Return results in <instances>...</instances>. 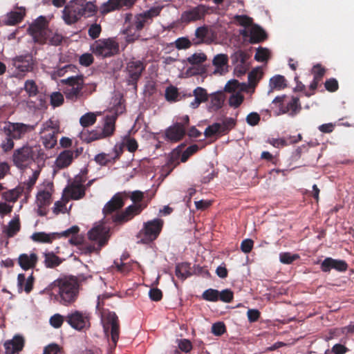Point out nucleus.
Segmentation results:
<instances>
[{
    "mask_svg": "<svg viewBox=\"0 0 354 354\" xmlns=\"http://www.w3.org/2000/svg\"><path fill=\"white\" fill-rule=\"evenodd\" d=\"M49 288L55 293V299L60 304L68 306L78 298L80 283L75 277H64L52 282Z\"/></svg>",
    "mask_w": 354,
    "mask_h": 354,
    "instance_id": "1",
    "label": "nucleus"
},
{
    "mask_svg": "<svg viewBox=\"0 0 354 354\" xmlns=\"http://www.w3.org/2000/svg\"><path fill=\"white\" fill-rule=\"evenodd\" d=\"M160 10L161 8L156 6L133 17L131 14H127L125 22L129 21V26L124 30L125 40L128 43H131L138 39L140 37L139 32L146 26L151 24L153 19L159 15Z\"/></svg>",
    "mask_w": 354,
    "mask_h": 354,
    "instance_id": "2",
    "label": "nucleus"
},
{
    "mask_svg": "<svg viewBox=\"0 0 354 354\" xmlns=\"http://www.w3.org/2000/svg\"><path fill=\"white\" fill-rule=\"evenodd\" d=\"M97 7L93 1L86 0H71L62 12V18L67 25L77 23L82 17L88 18L94 16Z\"/></svg>",
    "mask_w": 354,
    "mask_h": 354,
    "instance_id": "3",
    "label": "nucleus"
},
{
    "mask_svg": "<svg viewBox=\"0 0 354 354\" xmlns=\"http://www.w3.org/2000/svg\"><path fill=\"white\" fill-rule=\"evenodd\" d=\"M45 154L39 146H30L24 145L21 147L15 149L12 154L14 165L24 169L28 167L32 161L44 160Z\"/></svg>",
    "mask_w": 354,
    "mask_h": 354,
    "instance_id": "4",
    "label": "nucleus"
},
{
    "mask_svg": "<svg viewBox=\"0 0 354 354\" xmlns=\"http://www.w3.org/2000/svg\"><path fill=\"white\" fill-rule=\"evenodd\" d=\"M234 19L239 25L243 27L239 32L245 41L257 44L266 39L265 31L260 26L253 24L251 17L247 15H236Z\"/></svg>",
    "mask_w": 354,
    "mask_h": 354,
    "instance_id": "5",
    "label": "nucleus"
},
{
    "mask_svg": "<svg viewBox=\"0 0 354 354\" xmlns=\"http://www.w3.org/2000/svg\"><path fill=\"white\" fill-rule=\"evenodd\" d=\"M119 43L114 37L99 39L90 46L92 53L102 58L114 56L119 53Z\"/></svg>",
    "mask_w": 354,
    "mask_h": 354,
    "instance_id": "6",
    "label": "nucleus"
},
{
    "mask_svg": "<svg viewBox=\"0 0 354 354\" xmlns=\"http://www.w3.org/2000/svg\"><path fill=\"white\" fill-rule=\"evenodd\" d=\"M101 322L103 326L105 334H107L111 330L113 347L116 346L119 338V324L118 317L115 313L111 312L107 309H102L100 311Z\"/></svg>",
    "mask_w": 354,
    "mask_h": 354,
    "instance_id": "7",
    "label": "nucleus"
},
{
    "mask_svg": "<svg viewBox=\"0 0 354 354\" xmlns=\"http://www.w3.org/2000/svg\"><path fill=\"white\" fill-rule=\"evenodd\" d=\"M28 32L34 41L40 44L46 43L51 33V31L48 28V21L43 16L37 18L30 25Z\"/></svg>",
    "mask_w": 354,
    "mask_h": 354,
    "instance_id": "8",
    "label": "nucleus"
},
{
    "mask_svg": "<svg viewBox=\"0 0 354 354\" xmlns=\"http://www.w3.org/2000/svg\"><path fill=\"white\" fill-rule=\"evenodd\" d=\"M62 83L65 85L64 93L66 99L76 101L82 95V90L84 85L82 75L71 76L62 80Z\"/></svg>",
    "mask_w": 354,
    "mask_h": 354,
    "instance_id": "9",
    "label": "nucleus"
},
{
    "mask_svg": "<svg viewBox=\"0 0 354 354\" xmlns=\"http://www.w3.org/2000/svg\"><path fill=\"white\" fill-rule=\"evenodd\" d=\"M162 222L154 219L144 224V227L138 234V243H149L155 240L161 231Z\"/></svg>",
    "mask_w": 354,
    "mask_h": 354,
    "instance_id": "10",
    "label": "nucleus"
},
{
    "mask_svg": "<svg viewBox=\"0 0 354 354\" xmlns=\"http://www.w3.org/2000/svg\"><path fill=\"white\" fill-rule=\"evenodd\" d=\"M35 127L22 122H5L2 130L6 136H11L15 140L23 139L26 134L33 131Z\"/></svg>",
    "mask_w": 354,
    "mask_h": 354,
    "instance_id": "11",
    "label": "nucleus"
},
{
    "mask_svg": "<svg viewBox=\"0 0 354 354\" xmlns=\"http://www.w3.org/2000/svg\"><path fill=\"white\" fill-rule=\"evenodd\" d=\"M209 6L199 4L196 6H188L180 15L182 23L189 24L202 20L208 13Z\"/></svg>",
    "mask_w": 354,
    "mask_h": 354,
    "instance_id": "12",
    "label": "nucleus"
},
{
    "mask_svg": "<svg viewBox=\"0 0 354 354\" xmlns=\"http://www.w3.org/2000/svg\"><path fill=\"white\" fill-rule=\"evenodd\" d=\"M66 321L77 330H82L90 326L88 314L86 312L73 310L67 315Z\"/></svg>",
    "mask_w": 354,
    "mask_h": 354,
    "instance_id": "13",
    "label": "nucleus"
},
{
    "mask_svg": "<svg viewBox=\"0 0 354 354\" xmlns=\"http://www.w3.org/2000/svg\"><path fill=\"white\" fill-rule=\"evenodd\" d=\"M109 232V227L98 224L88 231V236L90 240L97 242L100 248H102L108 241Z\"/></svg>",
    "mask_w": 354,
    "mask_h": 354,
    "instance_id": "14",
    "label": "nucleus"
},
{
    "mask_svg": "<svg viewBox=\"0 0 354 354\" xmlns=\"http://www.w3.org/2000/svg\"><path fill=\"white\" fill-rule=\"evenodd\" d=\"M144 69L145 66L142 62L140 60H132L129 62L127 66L128 84L132 85L136 84Z\"/></svg>",
    "mask_w": 354,
    "mask_h": 354,
    "instance_id": "15",
    "label": "nucleus"
},
{
    "mask_svg": "<svg viewBox=\"0 0 354 354\" xmlns=\"http://www.w3.org/2000/svg\"><path fill=\"white\" fill-rule=\"evenodd\" d=\"M79 155L78 151L64 150L56 158L54 167L57 169H62L71 165L73 160Z\"/></svg>",
    "mask_w": 354,
    "mask_h": 354,
    "instance_id": "16",
    "label": "nucleus"
},
{
    "mask_svg": "<svg viewBox=\"0 0 354 354\" xmlns=\"http://www.w3.org/2000/svg\"><path fill=\"white\" fill-rule=\"evenodd\" d=\"M142 210L140 205H131L127 207L124 211L111 216L113 222L123 223L131 220L135 215L138 214Z\"/></svg>",
    "mask_w": 354,
    "mask_h": 354,
    "instance_id": "17",
    "label": "nucleus"
},
{
    "mask_svg": "<svg viewBox=\"0 0 354 354\" xmlns=\"http://www.w3.org/2000/svg\"><path fill=\"white\" fill-rule=\"evenodd\" d=\"M64 195L68 200H79L85 195V188L81 184L78 178L75 180L64 189Z\"/></svg>",
    "mask_w": 354,
    "mask_h": 354,
    "instance_id": "18",
    "label": "nucleus"
},
{
    "mask_svg": "<svg viewBox=\"0 0 354 354\" xmlns=\"http://www.w3.org/2000/svg\"><path fill=\"white\" fill-rule=\"evenodd\" d=\"M347 268L348 265L345 261L330 257L326 258L321 263V269L324 272H328L332 269L338 272H344Z\"/></svg>",
    "mask_w": 354,
    "mask_h": 354,
    "instance_id": "19",
    "label": "nucleus"
},
{
    "mask_svg": "<svg viewBox=\"0 0 354 354\" xmlns=\"http://www.w3.org/2000/svg\"><path fill=\"white\" fill-rule=\"evenodd\" d=\"M12 65L19 72L30 71L33 68L32 57L28 54L16 57L12 59Z\"/></svg>",
    "mask_w": 354,
    "mask_h": 354,
    "instance_id": "20",
    "label": "nucleus"
},
{
    "mask_svg": "<svg viewBox=\"0 0 354 354\" xmlns=\"http://www.w3.org/2000/svg\"><path fill=\"white\" fill-rule=\"evenodd\" d=\"M26 15L24 7L17 8L15 10L8 12L2 17V23L8 26H14L22 21Z\"/></svg>",
    "mask_w": 354,
    "mask_h": 354,
    "instance_id": "21",
    "label": "nucleus"
},
{
    "mask_svg": "<svg viewBox=\"0 0 354 354\" xmlns=\"http://www.w3.org/2000/svg\"><path fill=\"white\" fill-rule=\"evenodd\" d=\"M185 133L184 124L181 122H176L169 127L165 131V136L168 140L177 142L181 140Z\"/></svg>",
    "mask_w": 354,
    "mask_h": 354,
    "instance_id": "22",
    "label": "nucleus"
},
{
    "mask_svg": "<svg viewBox=\"0 0 354 354\" xmlns=\"http://www.w3.org/2000/svg\"><path fill=\"white\" fill-rule=\"evenodd\" d=\"M135 1L136 0H109L102 4L100 8V12L102 14H106L122 6L130 7Z\"/></svg>",
    "mask_w": 354,
    "mask_h": 354,
    "instance_id": "23",
    "label": "nucleus"
},
{
    "mask_svg": "<svg viewBox=\"0 0 354 354\" xmlns=\"http://www.w3.org/2000/svg\"><path fill=\"white\" fill-rule=\"evenodd\" d=\"M123 196L120 194H115L104 207L103 213L105 217L118 210L124 205Z\"/></svg>",
    "mask_w": 354,
    "mask_h": 354,
    "instance_id": "24",
    "label": "nucleus"
},
{
    "mask_svg": "<svg viewBox=\"0 0 354 354\" xmlns=\"http://www.w3.org/2000/svg\"><path fill=\"white\" fill-rule=\"evenodd\" d=\"M38 261V257L35 253H24L19 255L18 263L20 267L25 270L33 268Z\"/></svg>",
    "mask_w": 354,
    "mask_h": 354,
    "instance_id": "25",
    "label": "nucleus"
},
{
    "mask_svg": "<svg viewBox=\"0 0 354 354\" xmlns=\"http://www.w3.org/2000/svg\"><path fill=\"white\" fill-rule=\"evenodd\" d=\"M228 57L225 54L216 55L213 60L212 64L215 67L214 74L223 75L227 71Z\"/></svg>",
    "mask_w": 354,
    "mask_h": 354,
    "instance_id": "26",
    "label": "nucleus"
},
{
    "mask_svg": "<svg viewBox=\"0 0 354 354\" xmlns=\"http://www.w3.org/2000/svg\"><path fill=\"white\" fill-rule=\"evenodd\" d=\"M24 340L21 336H15L4 344L6 354H17L24 347Z\"/></svg>",
    "mask_w": 354,
    "mask_h": 354,
    "instance_id": "27",
    "label": "nucleus"
},
{
    "mask_svg": "<svg viewBox=\"0 0 354 354\" xmlns=\"http://www.w3.org/2000/svg\"><path fill=\"white\" fill-rule=\"evenodd\" d=\"M193 96L194 99L189 104V107L195 109H197L202 102H205L208 100L209 95L203 87L198 86L193 91Z\"/></svg>",
    "mask_w": 354,
    "mask_h": 354,
    "instance_id": "28",
    "label": "nucleus"
},
{
    "mask_svg": "<svg viewBox=\"0 0 354 354\" xmlns=\"http://www.w3.org/2000/svg\"><path fill=\"white\" fill-rule=\"evenodd\" d=\"M117 117V113H111V114L105 117L104 127L101 129L102 135H103L104 138L113 135L115 131V122Z\"/></svg>",
    "mask_w": 354,
    "mask_h": 354,
    "instance_id": "29",
    "label": "nucleus"
},
{
    "mask_svg": "<svg viewBox=\"0 0 354 354\" xmlns=\"http://www.w3.org/2000/svg\"><path fill=\"white\" fill-rule=\"evenodd\" d=\"M113 151L115 153L114 156H111L109 153H100L95 156V161L96 163L101 166L106 165L108 162H111V160H114L120 156V154L122 153L121 146H118L117 144L115 146Z\"/></svg>",
    "mask_w": 354,
    "mask_h": 354,
    "instance_id": "30",
    "label": "nucleus"
},
{
    "mask_svg": "<svg viewBox=\"0 0 354 354\" xmlns=\"http://www.w3.org/2000/svg\"><path fill=\"white\" fill-rule=\"evenodd\" d=\"M34 282L32 275H30L27 279L24 274H19L17 277V287L19 292L24 290L26 293H29L32 289Z\"/></svg>",
    "mask_w": 354,
    "mask_h": 354,
    "instance_id": "31",
    "label": "nucleus"
},
{
    "mask_svg": "<svg viewBox=\"0 0 354 354\" xmlns=\"http://www.w3.org/2000/svg\"><path fill=\"white\" fill-rule=\"evenodd\" d=\"M210 101L208 106L209 111H215L221 109L225 100L223 91H217L209 95Z\"/></svg>",
    "mask_w": 354,
    "mask_h": 354,
    "instance_id": "32",
    "label": "nucleus"
},
{
    "mask_svg": "<svg viewBox=\"0 0 354 354\" xmlns=\"http://www.w3.org/2000/svg\"><path fill=\"white\" fill-rule=\"evenodd\" d=\"M209 30L207 26H201L196 29L194 37L192 38L194 44L198 45L209 41Z\"/></svg>",
    "mask_w": 354,
    "mask_h": 354,
    "instance_id": "33",
    "label": "nucleus"
},
{
    "mask_svg": "<svg viewBox=\"0 0 354 354\" xmlns=\"http://www.w3.org/2000/svg\"><path fill=\"white\" fill-rule=\"evenodd\" d=\"M20 222L19 216L14 217L7 225L3 228V232L8 237L14 236L20 230Z\"/></svg>",
    "mask_w": 354,
    "mask_h": 354,
    "instance_id": "34",
    "label": "nucleus"
},
{
    "mask_svg": "<svg viewBox=\"0 0 354 354\" xmlns=\"http://www.w3.org/2000/svg\"><path fill=\"white\" fill-rule=\"evenodd\" d=\"M79 232V227L77 225L72 226L66 230L58 233L57 237L59 236H68L71 237L69 242L71 244L78 245L81 243V239L77 236Z\"/></svg>",
    "mask_w": 354,
    "mask_h": 354,
    "instance_id": "35",
    "label": "nucleus"
},
{
    "mask_svg": "<svg viewBox=\"0 0 354 354\" xmlns=\"http://www.w3.org/2000/svg\"><path fill=\"white\" fill-rule=\"evenodd\" d=\"M59 123L56 120L49 119L44 122L41 127L39 134L57 133L59 132Z\"/></svg>",
    "mask_w": 354,
    "mask_h": 354,
    "instance_id": "36",
    "label": "nucleus"
},
{
    "mask_svg": "<svg viewBox=\"0 0 354 354\" xmlns=\"http://www.w3.org/2000/svg\"><path fill=\"white\" fill-rule=\"evenodd\" d=\"M58 233L47 234L44 232H35L30 238L35 242L48 243L57 237Z\"/></svg>",
    "mask_w": 354,
    "mask_h": 354,
    "instance_id": "37",
    "label": "nucleus"
},
{
    "mask_svg": "<svg viewBox=\"0 0 354 354\" xmlns=\"http://www.w3.org/2000/svg\"><path fill=\"white\" fill-rule=\"evenodd\" d=\"M44 263L46 268H54L59 266L62 262V260L52 252H44Z\"/></svg>",
    "mask_w": 354,
    "mask_h": 354,
    "instance_id": "38",
    "label": "nucleus"
},
{
    "mask_svg": "<svg viewBox=\"0 0 354 354\" xmlns=\"http://www.w3.org/2000/svg\"><path fill=\"white\" fill-rule=\"evenodd\" d=\"M301 109L299 98L292 97L287 104L286 107L282 108L283 113H289L290 115H295Z\"/></svg>",
    "mask_w": 354,
    "mask_h": 354,
    "instance_id": "39",
    "label": "nucleus"
},
{
    "mask_svg": "<svg viewBox=\"0 0 354 354\" xmlns=\"http://www.w3.org/2000/svg\"><path fill=\"white\" fill-rule=\"evenodd\" d=\"M57 133L40 134V140L44 147L47 149H53L57 144Z\"/></svg>",
    "mask_w": 354,
    "mask_h": 354,
    "instance_id": "40",
    "label": "nucleus"
},
{
    "mask_svg": "<svg viewBox=\"0 0 354 354\" xmlns=\"http://www.w3.org/2000/svg\"><path fill=\"white\" fill-rule=\"evenodd\" d=\"M51 192L49 190H41L37 194L36 203L38 207H43L50 203Z\"/></svg>",
    "mask_w": 354,
    "mask_h": 354,
    "instance_id": "41",
    "label": "nucleus"
},
{
    "mask_svg": "<svg viewBox=\"0 0 354 354\" xmlns=\"http://www.w3.org/2000/svg\"><path fill=\"white\" fill-rule=\"evenodd\" d=\"M262 75L263 71L261 68H256L248 74V84L250 88L252 89V92H254V87L262 77Z\"/></svg>",
    "mask_w": 354,
    "mask_h": 354,
    "instance_id": "42",
    "label": "nucleus"
},
{
    "mask_svg": "<svg viewBox=\"0 0 354 354\" xmlns=\"http://www.w3.org/2000/svg\"><path fill=\"white\" fill-rule=\"evenodd\" d=\"M82 138L86 142H91L105 138L102 135L101 129L97 128L89 132H82Z\"/></svg>",
    "mask_w": 354,
    "mask_h": 354,
    "instance_id": "43",
    "label": "nucleus"
},
{
    "mask_svg": "<svg viewBox=\"0 0 354 354\" xmlns=\"http://www.w3.org/2000/svg\"><path fill=\"white\" fill-rule=\"evenodd\" d=\"M269 86L270 88V91L272 90H281L286 87V80L283 76L277 75L272 77L270 80Z\"/></svg>",
    "mask_w": 354,
    "mask_h": 354,
    "instance_id": "44",
    "label": "nucleus"
},
{
    "mask_svg": "<svg viewBox=\"0 0 354 354\" xmlns=\"http://www.w3.org/2000/svg\"><path fill=\"white\" fill-rule=\"evenodd\" d=\"M207 60L206 55L203 52H196L187 58V62L191 65H198Z\"/></svg>",
    "mask_w": 354,
    "mask_h": 354,
    "instance_id": "45",
    "label": "nucleus"
},
{
    "mask_svg": "<svg viewBox=\"0 0 354 354\" xmlns=\"http://www.w3.org/2000/svg\"><path fill=\"white\" fill-rule=\"evenodd\" d=\"M244 96L240 92H234L229 97V105L233 108L239 107L243 102Z\"/></svg>",
    "mask_w": 354,
    "mask_h": 354,
    "instance_id": "46",
    "label": "nucleus"
},
{
    "mask_svg": "<svg viewBox=\"0 0 354 354\" xmlns=\"http://www.w3.org/2000/svg\"><path fill=\"white\" fill-rule=\"evenodd\" d=\"M97 114L94 113H86L80 119V123L83 127H87L93 125L96 121Z\"/></svg>",
    "mask_w": 354,
    "mask_h": 354,
    "instance_id": "47",
    "label": "nucleus"
},
{
    "mask_svg": "<svg viewBox=\"0 0 354 354\" xmlns=\"http://www.w3.org/2000/svg\"><path fill=\"white\" fill-rule=\"evenodd\" d=\"M178 278L184 280L189 275V266L187 263L178 264L175 270Z\"/></svg>",
    "mask_w": 354,
    "mask_h": 354,
    "instance_id": "48",
    "label": "nucleus"
},
{
    "mask_svg": "<svg viewBox=\"0 0 354 354\" xmlns=\"http://www.w3.org/2000/svg\"><path fill=\"white\" fill-rule=\"evenodd\" d=\"M24 88L29 97L35 96L38 93V86L32 80H26Z\"/></svg>",
    "mask_w": 354,
    "mask_h": 354,
    "instance_id": "49",
    "label": "nucleus"
},
{
    "mask_svg": "<svg viewBox=\"0 0 354 354\" xmlns=\"http://www.w3.org/2000/svg\"><path fill=\"white\" fill-rule=\"evenodd\" d=\"M220 132H223L221 124L214 123L205 129L204 134L205 137H212Z\"/></svg>",
    "mask_w": 354,
    "mask_h": 354,
    "instance_id": "50",
    "label": "nucleus"
},
{
    "mask_svg": "<svg viewBox=\"0 0 354 354\" xmlns=\"http://www.w3.org/2000/svg\"><path fill=\"white\" fill-rule=\"evenodd\" d=\"M299 257L298 254H292L290 252H281L279 254V261L281 263L284 264H290L299 259Z\"/></svg>",
    "mask_w": 354,
    "mask_h": 354,
    "instance_id": "51",
    "label": "nucleus"
},
{
    "mask_svg": "<svg viewBox=\"0 0 354 354\" xmlns=\"http://www.w3.org/2000/svg\"><path fill=\"white\" fill-rule=\"evenodd\" d=\"M102 32V27L100 24L94 23L89 26L88 29V36L93 39H97L100 35Z\"/></svg>",
    "mask_w": 354,
    "mask_h": 354,
    "instance_id": "52",
    "label": "nucleus"
},
{
    "mask_svg": "<svg viewBox=\"0 0 354 354\" xmlns=\"http://www.w3.org/2000/svg\"><path fill=\"white\" fill-rule=\"evenodd\" d=\"M118 146H121L122 148L123 147H126L127 149L130 152L135 151L138 148V144L135 139L131 138L129 137L125 138L122 144L118 145Z\"/></svg>",
    "mask_w": 354,
    "mask_h": 354,
    "instance_id": "53",
    "label": "nucleus"
},
{
    "mask_svg": "<svg viewBox=\"0 0 354 354\" xmlns=\"http://www.w3.org/2000/svg\"><path fill=\"white\" fill-rule=\"evenodd\" d=\"M66 320V317L63 315L56 313L50 317L49 319L50 324L55 328H59L62 326L63 322Z\"/></svg>",
    "mask_w": 354,
    "mask_h": 354,
    "instance_id": "54",
    "label": "nucleus"
},
{
    "mask_svg": "<svg viewBox=\"0 0 354 354\" xmlns=\"http://www.w3.org/2000/svg\"><path fill=\"white\" fill-rule=\"evenodd\" d=\"M270 52L266 48L259 47L257 50L254 59L258 62H266L269 58Z\"/></svg>",
    "mask_w": 354,
    "mask_h": 354,
    "instance_id": "55",
    "label": "nucleus"
},
{
    "mask_svg": "<svg viewBox=\"0 0 354 354\" xmlns=\"http://www.w3.org/2000/svg\"><path fill=\"white\" fill-rule=\"evenodd\" d=\"M68 201V198H63L62 201L55 202L53 207V212L56 214L59 213H65L67 212L66 203Z\"/></svg>",
    "mask_w": 354,
    "mask_h": 354,
    "instance_id": "56",
    "label": "nucleus"
},
{
    "mask_svg": "<svg viewBox=\"0 0 354 354\" xmlns=\"http://www.w3.org/2000/svg\"><path fill=\"white\" fill-rule=\"evenodd\" d=\"M192 42V41L187 37H180L175 41L174 45L178 50L187 49L191 47Z\"/></svg>",
    "mask_w": 354,
    "mask_h": 354,
    "instance_id": "57",
    "label": "nucleus"
},
{
    "mask_svg": "<svg viewBox=\"0 0 354 354\" xmlns=\"http://www.w3.org/2000/svg\"><path fill=\"white\" fill-rule=\"evenodd\" d=\"M219 292L214 289H208L203 294V297L207 301H216L218 299Z\"/></svg>",
    "mask_w": 354,
    "mask_h": 354,
    "instance_id": "58",
    "label": "nucleus"
},
{
    "mask_svg": "<svg viewBox=\"0 0 354 354\" xmlns=\"http://www.w3.org/2000/svg\"><path fill=\"white\" fill-rule=\"evenodd\" d=\"M14 138L11 136H6L1 144V147L4 152H8L12 150L15 147Z\"/></svg>",
    "mask_w": 354,
    "mask_h": 354,
    "instance_id": "59",
    "label": "nucleus"
},
{
    "mask_svg": "<svg viewBox=\"0 0 354 354\" xmlns=\"http://www.w3.org/2000/svg\"><path fill=\"white\" fill-rule=\"evenodd\" d=\"M198 149V147L196 145H192L187 148V149L182 153L180 160L185 162L187 160L189 157L194 154Z\"/></svg>",
    "mask_w": 354,
    "mask_h": 354,
    "instance_id": "60",
    "label": "nucleus"
},
{
    "mask_svg": "<svg viewBox=\"0 0 354 354\" xmlns=\"http://www.w3.org/2000/svg\"><path fill=\"white\" fill-rule=\"evenodd\" d=\"M178 95V90L174 86L168 87L165 91V97L168 101L177 100Z\"/></svg>",
    "mask_w": 354,
    "mask_h": 354,
    "instance_id": "61",
    "label": "nucleus"
},
{
    "mask_svg": "<svg viewBox=\"0 0 354 354\" xmlns=\"http://www.w3.org/2000/svg\"><path fill=\"white\" fill-rule=\"evenodd\" d=\"M50 102L53 106H59L63 103L64 97L60 93L55 92L50 96Z\"/></svg>",
    "mask_w": 354,
    "mask_h": 354,
    "instance_id": "62",
    "label": "nucleus"
},
{
    "mask_svg": "<svg viewBox=\"0 0 354 354\" xmlns=\"http://www.w3.org/2000/svg\"><path fill=\"white\" fill-rule=\"evenodd\" d=\"M93 57L91 53H84L80 57V64L84 66H88L93 62Z\"/></svg>",
    "mask_w": 354,
    "mask_h": 354,
    "instance_id": "63",
    "label": "nucleus"
},
{
    "mask_svg": "<svg viewBox=\"0 0 354 354\" xmlns=\"http://www.w3.org/2000/svg\"><path fill=\"white\" fill-rule=\"evenodd\" d=\"M60 348L56 344H51L46 346L44 349V354H59Z\"/></svg>",
    "mask_w": 354,
    "mask_h": 354,
    "instance_id": "64",
    "label": "nucleus"
}]
</instances>
